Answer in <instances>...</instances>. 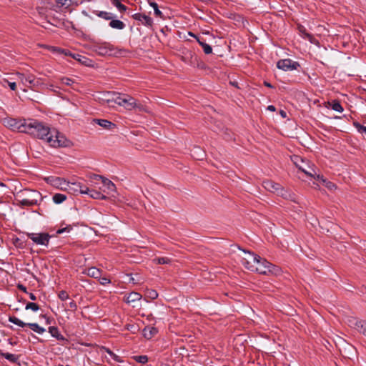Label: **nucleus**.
Returning <instances> with one entry per match:
<instances>
[{
  "label": "nucleus",
  "instance_id": "1",
  "mask_svg": "<svg viewBox=\"0 0 366 366\" xmlns=\"http://www.w3.org/2000/svg\"><path fill=\"white\" fill-rule=\"evenodd\" d=\"M23 126L24 129H22V132L28 133L35 137L46 140V142L47 138L49 137L52 133V129L48 126L34 119H29L28 121L24 120V124Z\"/></svg>",
  "mask_w": 366,
  "mask_h": 366
},
{
  "label": "nucleus",
  "instance_id": "2",
  "mask_svg": "<svg viewBox=\"0 0 366 366\" xmlns=\"http://www.w3.org/2000/svg\"><path fill=\"white\" fill-rule=\"evenodd\" d=\"M254 271L262 274H272L277 275L280 272V268L259 256L258 262H257V263H255V266H254Z\"/></svg>",
  "mask_w": 366,
  "mask_h": 366
},
{
  "label": "nucleus",
  "instance_id": "3",
  "mask_svg": "<svg viewBox=\"0 0 366 366\" xmlns=\"http://www.w3.org/2000/svg\"><path fill=\"white\" fill-rule=\"evenodd\" d=\"M47 142L54 147H68L71 145V142L55 129H52L51 136L47 138Z\"/></svg>",
  "mask_w": 366,
  "mask_h": 366
},
{
  "label": "nucleus",
  "instance_id": "4",
  "mask_svg": "<svg viewBox=\"0 0 366 366\" xmlns=\"http://www.w3.org/2000/svg\"><path fill=\"white\" fill-rule=\"evenodd\" d=\"M293 162L296 167L306 175L315 178L317 173L313 167L310 166L299 156H295Z\"/></svg>",
  "mask_w": 366,
  "mask_h": 366
},
{
  "label": "nucleus",
  "instance_id": "5",
  "mask_svg": "<svg viewBox=\"0 0 366 366\" xmlns=\"http://www.w3.org/2000/svg\"><path fill=\"white\" fill-rule=\"evenodd\" d=\"M9 321L21 327L28 326L38 334H43L46 331L44 327H40L37 323H25L15 316H9Z\"/></svg>",
  "mask_w": 366,
  "mask_h": 366
},
{
  "label": "nucleus",
  "instance_id": "6",
  "mask_svg": "<svg viewBox=\"0 0 366 366\" xmlns=\"http://www.w3.org/2000/svg\"><path fill=\"white\" fill-rule=\"evenodd\" d=\"M27 237L35 244L47 246L51 236L48 233H27Z\"/></svg>",
  "mask_w": 366,
  "mask_h": 366
},
{
  "label": "nucleus",
  "instance_id": "7",
  "mask_svg": "<svg viewBox=\"0 0 366 366\" xmlns=\"http://www.w3.org/2000/svg\"><path fill=\"white\" fill-rule=\"evenodd\" d=\"M93 50L101 56H106L111 55L114 48L109 43L104 42L94 44L93 46Z\"/></svg>",
  "mask_w": 366,
  "mask_h": 366
},
{
  "label": "nucleus",
  "instance_id": "8",
  "mask_svg": "<svg viewBox=\"0 0 366 366\" xmlns=\"http://www.w3.org/2000/svg\"><path fill=\"white\" fill-rule=\"evenodd\" d=\"M300 66L299 62L290 59H280L277 63V67L285 71L297 69Z\"/></svg>",
  "mask_w": 366,
  "mask_h": 366
},
{
  "label": "nucleus",
  "instance_id": "9",
  "mask_svg": "<svg viewBox=\"0 0 366 366\" xmlns=\"http://www.w3.org/2000/svg\"><path fill=\"white\" fill-rule=\"evenodd\" d=\"M247 256L242 259V264L248 269L251 271H254V266H255V263L258 262V259H259V256L251 253L249 252H246Z\"/></svg>",
  "mask_w": 366,
  "mask_h": 366
},
{
  "label": "nucleus",
  "instance_id": "10",
  "mask_svg": "<svg viewBox=\"0 0 366 366\" xmlns=\"http://www.w3.org/2000/svg\"><path fill=\"white\" fill-rule=\"evenodd\" d=\"M181 59L187 64L194 66L197 62V56L192 51L186 49L182 51Z\"/></svg>",
  "mask_w": 366,
  "mask_h": 366
},
{
  "label": "nucleus",
  "instance_id": "11",
  "mask_svg": "<svg viewBox=\"0 0 366 366\" xmlns=\"http://www.w3.org/2000/svg\"><path fill=\"white\" fill-rule=\"evenodd\" d=\"M122 101L123 102H122V104L121 106L124 107L127 110H132L136 108H138L140 109L142 107L141 104H138L137 103L134 98H133L129 95L124 96V100H122Z\"/></svg>",
  "mask_w": 366,
  "mask_h": 366
},
{
  "label": "nucleus",
  "instance_id": "12",
  "mask_svg": "<svg viewBox=\"0 0 366 366\" xmlns=\"http://www.w3.org/2000/svg\"><path fill=\"white\" fill-rule=\"evenodd\" d=\"M93 178L95 180L101 179L104 187L108 190L109 193L114 192L116 191L115 184L109 179L98 174H94Z\"/></svg>",
  "mask_w": 366,
  "mask_h": 366
},
{
  "label": "nucleus",
  "instance_id": "13",
  "mask_svg": "<svg viewBox=\"0 0 366 366\" xmlns=\"http://www.w3.org/2000/svg\"><path fill=\"white\" fill-rule=\"evenodd\" d=\"M132 16L134 19L140 21L144 26H152L153 24L152 19L144 14L137 13Z\"/></svg>",
  "mask_w": 366,
  "mask_h": 366
},
{
  "label": "nucleus",
  "instance_id": "14",
  "mask_svg": "<svg viewBox=\"0 0 366 366\" xmlns=\"http://www.w3.org/2000/svg\"><path fill=\"white\" fill-rule=\"evenodd\" d=\"M263 187L267 190L278 194L281 188V185L271 180H266L263 182Z\"/></svg>",
  "mask_w": 366,
  "mask_h": 366
},
{
  "label": "nucleus",
  "instance_id": "15",
  "mask_svg": "<svg viewBox=\"0 0 366 366\" xmlns=\"http://www.w3.org/2000/svg\"><path fill=\"white\" fill-rule=\"evenodd\" d=\"M4 124H6V126L11 128L12 129H20L21 132H22V129H24L23 126L24 124V121L21 122H17L14 119H8L4 120Z\"/></svg>",
  "mask_w": 366,
  "mask_h": 366
},
{
  "label": "nucleus",
  "instance_id": "16",
  "mask_svg": "<svg viewBox=\"0 0 366 366\" xmlns=\"http://www.w3.org/2000/svg\"><path fill=\"white\" fill-rule=\"evenodd\" d=\"M17 75L23 84L27 86L28 84L29 86L34 84V75L31 74H25L24 73H18Z\"/></svg>",
  "mask_w": 366,
  "mask_h": 366
},
{
  "label": "nucleus",
  "instance_id": "17",
  "mask_svg": "<svg viewBox=\"0 0 366 366\" xmlns=\"http://www.w3.org/2000/svg\"><path fill=\"white\" fill-rule=\"evenodd\" d=\"M94 121L97 124H99V126H101L102 127H103L106 129L114 130V129L117 128V125L115 124H114L112 122L107 120V119H94Z\"/></svg>",
  "mask_w": 366,
  "mask_h": 366
},
{
  "label": "nucleus",
  "instance_id": "18",
  "mask_svg": "<svg viewBox=\"0 0 366 366\" xmlns=\"http://www.w3.org/2000/svg\"><path fill=\"white\" fill-rule=\"evenodd\" d=\"M54 187L66 191L69 189V182H66L64 178L56 177L54 182Z\"/></svg>",
  "mask_w": 366,
  "mask_h": 366
},
{
  "label": "nucleus",
  "instance_id": "19",
  "mask_svg": "<svg viewBox=\"0 0 366 366\" xmlns=\"http://www.w3.org/2000/svg\"><path fill=\"white\" fill-rule=\"evenodd\" d=\"M362 322H363V320H358L357 318L354 317H349L347 319V324H348V325L351 328H353V329L356 330L358 332H359V330L360 329V325L362 324Z\"/></svg>",
  "mask_w": 366,
  "mask_h": 366
},
{
  "label": "nucleus",
  "instance_id": "20",
  "mask_svg": "<svg viewBox=\"0 0 366 366\" xmlns=\"http://www.w3.org/2000/svg\"><path fill=\"white\" fill-rule=\"evenodd\" d=\"M315 179L322 183V184L330 190L336 188V186L333 182L328 181L322 175L317 174Z\"/></svg>",
  "mask_w": 366,
  "mask_h": 366
},
{
  "label": "nucleus",
  "instance_id": "21",
  "mask_svg": "<svg viewBox=\"0 0 366 366\" xmlns=\"http://www.w3.org/2000/svg\"><path fill=\"white\" fill-rule=\"evenodd\" d=\"M189 35L194 36L197 39V41L199 44V45L202 47L204 52L206 54H209L212 52V48L210 45L207 44L204 41H203L202 39L197 38L195 35H194L192 33L189 32Z\"/></svg>",
  "mask_w": 366,
  "mask_h": 366
},
{
  "label": "nucleus",
  "instance_id": "22",
  "mask_svg": "<svg viewBox=\"0 0 366 366\" xmlns=\"http://www.w3.org/2000/svg\"><path fill=\"white\" fill-rule=\"evenodd\" d=\"M158 330L154 327H146L143 330V336L147 339H152L157 333Z\"/></svg>",
  "mask_w": 366,
  "mask_h": 366
},
{
  "label": "nucleus",
  "instance_id": "23",
  "mask_svg": "<svg viewBox=\"0 0 366 366\" xmlns=\"http://www.w3.org/2000/svg\"><path fill=\"white\" fill-rule=\"evenodd\" d=\"M277 194L282 197L284 199H290L293 202L296 201L295 194L290 192L289 191L284 189L282 187H281L280 189L279 190V192Z\"/></svg>",
  "mask_w": 366,
  "mask_h": 366
},
{
  "label": "nucleus",
  "instance_id": "24",
  "mask_svg": "<svg viewBox=\"0 0 366 366\" xmlns=\"http://www.w3.org/2000/svg\"><path fill=\"white\" fill-rule=\"evenodd\" d=\"M49 332L51 335L58 340L64 341L66 340V338L59 333V329L56 327L51 326L49 327Z\"/></svg>",
  "mask_w": 366,
  "mask_h": 366
},
{
  "label": "nucleus",
  "instance_id": "25",
  "mask_svg": "<svg viewBox=\"0 0 366 366\" xmlns=\"http://www.w3.org/2000/svg\"><path fill=\"white\" fill-rule=\"evenodd\" d=\"M142 299V295L136 292H130L126 299V302L129 304L132 302H135L137 301H139Z\"/></svg>",
  "mask_w": 366,
  "mask_h": 366
},
{
  "label": "nucleus",
  "instance_id": "26",
  "mask_svg": "<svg viewBox=\"0 0 366 366\" xmlns=\"http://www.w3.org/2000/svg\"><path fill=\"white\" fill-rule=\"evenodd\" d=\"M102 271L94 267H90L87 269L86 274L94 278H100Z\"/></svg>",
  "mask_w": 366,
  "mask_h": 366
},
{
  "label": "nucleus",
  "instance_id": "27",
  "mask_svg": "<svg viewBox=\"0 0 366 366\" xmlns=\"http://www.w3.org/2000/svg\"><path fill=\"white\" fill-rule=\"evenodd\" d=\"M109 26L116 29L122 30L124 29L125 27V24L123 21L118 20V19H111V21L109 22Z\"/></svg>",
  "mask_w": 366,
  "mask_h": 366
},
{
  "label": "nucleus",
  "instance_id": "28",
  "mask_svg": "<svg viewBox=\"0 0 366 366\" xmlns=\"http://www.w3.org/2000/svg\"><path fill=\"white\" fill-rule=\"evenodd\" d=\"M94 14L105 20H111L114 17L113 14L108 11H94Z\"/></svg>",
  "mask_w": 366,
  "mask_h": 366
},
{
  "label": "nucleus",
  "instance_id": "29",
  "mask_svg": "<svg viewBox=\"0 0 366 366\" xmlns=\"http://www.w3.org/2000/svg\"><path fill=\"white\" fill-rule=\"evenodd\" d=\"M0 355L14 363L17 362L19 360V356L8 352H4L2 351H0Z\"/></svg>",
  "mask_w": 366,
  "mask_h": 366
},
{
  "label": "nucleus",
  "instance_id": "30",
  "mask_svg": "<svg viewBox=\"0 0 366 366\" xmlns=\"http://www.w3.org/2000/svg\"><path fill=\"white\" fill-rule=\"evenodd\" d=\"M81 184L79 182H69V189H66L70 193L79 192Z\"/></svg>",
  "mask_w": 366,
  "mask_h": 366
},
{
  "label": "nucleus",
  "instance_id": "31",
  "mask_svg": "<svg viewBox=\"0 0 366 366\" xmlns=\"http://www.w3.org/2000/svg\"><path fill=\"white\" fill-rule=\"evenodd\" d=\"M52 199L55 204H61L66 199V196L63 194L56 193L53 196Z\"/></svg>",
  "mask_w": 366,
  "mask_h": 366
},
{
  "label": "nucleus",
  "instance_id": "32",
  "mask_svg": "<svg viewBox=\"0 0 366 366\" xmlns=\"http://www.w3.org/2000/svg\"><path fill=\"white\" fill-rule=\"evenodd\" d=\"M20 204L22 206H32L37 204V200L36 199L24 198L20 200Z\"/></svg>",
  "mask_w": 366,
  "mask_h": 366
},
{
  "label": "nucleus",
  "instance_id": "33",
  "mask_svg": "<svg viewBox=\"0 0 366 366\" xmlns=\"http://www.w3.org/2000/svg\"><path fill=\"white\" fill-rule=\"evenodd\" d=\"M111 1L112 4L114 6H116L120 12H124L127 11V7L125 5L122 4L120 0H111Z\"/></svg>",
  "mask_w": 366,
  "mask_h": 366
},
{
  "label": "nucleus",
  "instance_id": "34",
  "mask_svg": "<svg viewBox=\"0 0 366 366\" xmlns=\"http://www.w3.org/2000/svg\"><path fill=\"white\" fill-rule=\"evenodd\" d=\"M72 57L74 59L78 60L81 64H84L86 66H89V62L92 61L90 59L86 58L85 56H81L79 54H73Z\"/></svg>",
  "mask_w": 366,
  "mask_h": 366
},
{
  "label": "nucleus",
  "instance_id": "35",
  "mask_svg": "<svg viewBox=\"0 0 366 366\" xmlns=\"http://www.w3.org/2000/svg\"><path fill=\"white\" fill-rule=\"evenodd\" d=\"M299 31H300V33H302V34L304 35V37H305V39H307L308 41H310L311 43H312V42H313L314 36H313L312 34H310L307 33V32L306 31V29H305V27H304V26H299Z\"/></svg>",
  "mask_w": 366,
  "mask_h": 366
},
{
  "label": "nucleus",
  "instance_id": "36",
  "mask_svg": "<svg viewBox=\"0 0 366 366\" xmlns=\"http://www.w3.org/2000/svg\"><path fill=\"white\" fill-rule=\"evenodd\" d=\"M149 4L154 9V14L157 16L163 18L162 12L159 9L158 4L154 1H149Z\"/></svg>",
  "mask_w": 366,
  "mask_h": 366
},
{
  "label": "nucleus",
  "instance_id": "37",
  "mask_svg": "<svg viewBox=\"0 0 366 366\" xmlns=\"http://www.w3.org/2000/svg\"><path fill=\"white\" fill-rule=\"evenodd\" d=\"M89 196L95 199H106V197L102 194L101 192L92 189L90 192Z\"/></svg>",
  "mask_w": 366,
  "mask_h": 366
},
{
  "label": "nucleus",
  "instance_id": "38",
  "mask_svg": "<svg viewBox=\"0 0 366 366\" xmlns=\"http://www.w3.org/2000/svg\"><path fill=\"white\" fill-rule=\"evenodd\" d=\"M127 94H123V95L119 94L118 96H117L115 98H113L112 99H108L107 102L108 103L114 102L115 104L121 106L122 104V102H123L122 100H124V97Z\"/></svg>",
  "mask_w": 366,
  "mask_h": 366
},
{
  "label": "nucleus",
  "instance_id": "39",
  "mask_svg": "<svg viewBox=\"0 0 366 366\" xmlns=\"http://www.w3.org/2000/svg\"><path fill=\"white\" fill-rule=\"evenodd\" d=\"M153 262L157 264H164L170 263L171 260L168 257H157L153 259Z\"/></svg>",
  "mask_w": 366,
  "mask_h": 366
},
{
  "label": "nucleus",
  "instance_id": "40",
  "mask_svg": "<svg viewBox=\"0 0 366 366\" xmlns=\"http://www.w3.org/2000/svg\"><path fill=\"white\" fill-rule=\"evenodd\" d=\"M332 109L336 112H343V108L340 103L338 101H332L331 104Z\"/></svg>",
  "mask_w": 366,
  "mask_h": 366
},
{
  "label": "nucleus",
  "instance_id": "41",
  "mask_svg": "<svg viewBox=\"0 0 366 366\" xmlns=\"http://www.w3.org/2000/svg\"><path fill=\"white\" fill-rule=\"evenodd\" d=\"M133 359L139 363L145 364L148 362V357L147 355L134 356Z\"/></svg>",
  "mask_w": 366,
  "mask_h": 366
},
{
  "label": "nucleus",
  "instance_id": "42",
  "mask_svg": "<svg viewBox=\"0 0 366 366\" xmlns=\"http://www.w3.org/2000/svg\"><path fill=\"white\" fill-rule=\"evenodd\" d=\"M25 309L26 310H31L32 311L34 312H36L37 310H39V307L37 304L36 303H34V302H28L26 305V307H25Z\"/></svg>",
  "mask_w": 366,
  "mask_h": 366
},
{
  "label": "nucleus",
  "instance_id": "43",
  "mask_svg": "<svg viewBox=\"0 0 366 366\" xmlns=\"http://www.w3.org/2000/svg\"><path fill=\"white\" fill-rule=\"evenodd\" d=\"M55 2L59 6H66L68 7L70 6L71 3V0H54Z\"/></svg>",
  "mask_w": 366,
  "mask_h": 366
},
{
  "label": "nucleus",
  "instance_id": "44",
  "mask_svg": "<svg viewBox=\"0 0 366 366\" xmlns=\"http://www.w3.org/2000/svg\"><path fill=\"white\" fill-rule=\"evenodd\" d=\"M147 297L152 300H155L158 297V293L154 290H150L147 292Z\"/></svg>",
  "mask_w": 366,
  "mask_h": 366
},
{
  "label": "nucleus",
  "instance_id": "45",
  "mask_svg": "<svg viewBox=\"0 0 366 366\" xmlns=\"http://www.w3.org/2000/svg\"><path fill=\"white\" fill-rule=\"evenodd\" d=\"M353 125L355 126V127L357 129V131L360 133H366V127L360 124L359 122H355L353 123Z\"/></svg>",
  "mask_w": 366,
  "mask_h": 366
},
{
  "label": "nucleus",
  "instance_id": "46",
  "mask_svg": "<svg viewBox=\"0 0 366 366\" xmlns=\"http://www.w3.org/2000/svg\"><path fill=\"white\" fill-rule=\"evenodd\" d=\"M61 81L62 84H66V85H72L74 83V79H70L69 77H66V76L61 77Z\"/></svg>",
  "mask_w": 366,
  "mask_h": 366
},
{
  "label": "nucleus",
  "instance_id": "47",
  "mask_svg": "<svg viewBox=\"0 0 366 366\" xmlns=\"http://www.w3.org/2000/svg\"><path fill=\"white\" fill-rule=\"evenodd\" d=\"M58 296H59V299L62 301L66 300L69 298V295L64 290L60 291Z\"/></svg>",
  "mask_w": 366,
  "mask_h": 366
},
{
  "label": "nucleus",
  "instance_id": "48",
  "mask_svg": "<svg viewBox=\"0 0 366 366\" xmlns=\"http://www.w3.org/2000/svg\"><path fill=\"white\" fill-rule=\"evenodd\" d=\"M194 153L197 154L198 159H202L204 157V153L202 151L199 147L196 148V150L194 151Z\"/></svg>",
  "mask_w": 366,
  "mask_h": 366
},
{
  "label": "nucleus",
  "instance_id": "49",
  "mask_svg": "<svg viewBox=\"0 0 366 366\" xmlns=\"http://www.w3.org/2000/svg\"><path fill=\"white\" fill-rule=\"evenodd\" d=\"M56 177L49 176V177H45L44 180L46 181V183L54 187V182L56 181Z\"/></svg>",
  "mask_w": 366,
  "mask_h": 366
},
{
  "label": "nucleus",
  "instance_id": "50",
  "mask_svg": "<svg viewBox=\"0 0 366 366\" xmlns=\"http://www.w3.org/2000/svg\"><path fill=\"white\" fill-rule=\"evenodd\" d=\"M126 328L127 330L131 331L132 333H136L138 331L137 326L135 325L128 324L126 325Z\"/></svg>",
  "mask_w": 366,
  "mask_h": 366
},
{
  "label": "nucleus",
  "instance_id": "51",
  "mask_svg": "<svg viewBox=\"0 0 366 366\" xmlns=\"http://www.w3.org/2000/svg\"><path fill=\"white\" fill-rule=\"evenodd\" d=\"M359 332L366 337V321L365 320H363V322L360 325V329L359 330Z\"/></svg>",
  "mask_w": 366,
  "mask_h": 366
},
{
  "label": "nucleus",
  "instance_id": "52",
  "mask_svg": "<svg viewBox=\"0 0 366 366\" xmlns=\"http://www.w3.org/2000/svg\"><path fill=\"white\" fill-rule=\"evenodd\" d=\"M72 229V227L71 225L66 226L64 228H61L56 231L57 234H62L64 232H69Z\"/></svg>",
  "mask_w": 366,
  "mask_h": 366
},
{
  "label": "nucleus",
  "instance_id": "53",
  "mask_svg": "<svg viewBox=\"0 0 366 366\" xmlns=\"http://www.w3.org/2000/svg\"><path fill=\"white\" fill-rule=\"evenodd\" d=\"M41 79H37L36 78V76H34V84H30L29 86V87L30 89H34L36 87H37L38 86H39L41 84Z\"/></svg>",
  "mask_w": 366,
  "mask_h": 366
},
{
  "label": "nucleus",
  "instance_id": "54",
  "mask_svg": "<svg viewBox=\"0 0 366 366\" xmlns=\"http://www.w3.org/2000/svg\"><path fill=\"white\" fill-rule=\"evenodd\" d=\"M92 189H89L87 187L81 185V187L80 188L79 193L81 194H90V192Z\"/></svg>",
  "mask_w": 366,
  "mask_h": 366
},
{
  "label": "nucleus",
  "instance_id": "55",
  "mask_svg": "<svg viewBox=\"0 0 366 366\" xmlns=\"http://www.w3.org/2000/svg\"><path fill=\"white\" fill-rule=\"evenodd\" d=\"M69 307L71 310H75L77 308L76 303L74 300H71L69 303Z\"/></svg>",
  "mask_w": 366,
  "mask_h": 366
},
{
  "label": "nucleus",
  "instance_id": "56",
  "mask_svg": "<svg viewBox=\"0 0 366 366\" xmlns=\"http://www.w3.org/2000/svg\"><path fill=\"white\" fill-rule=\"evenodd\" d=\"M109 282H110V280L107 277H102L100 280V283L104 285L109 284Z\"/></svg>",
  "mask_w": 366,
  "mask_h": 366
},
{
  "label": "nucleus",
  "instance_id": "57",
  "mask_svg": "<svg viewBox=\"0 0 366 366\" xmlns=\"http://www.w3.org/2000/svg\"><path fill=\"white\" fill-rule=\"evenodd\" d=\"M17 287H18V289H19V290H21L22 292H25V293H28V292H27V290H26V287L24 285H21V284H19V285H17Z\"/></svg>",
  "mask_w": 366,
  "mask_h": 366
},
{
  "label": "nucleus",
  "instance_id": "58",
  "mask_svg": "<svg viewBox=\"0 0 366 366\" xmlns=\"http://www.w3.org/2000/svg\"><path fill=\"white\" fill-rule=\"evenodd\" d=\"M106 351L108 354L110 355L111 357H112L114 360H116L118 356L116 355L113 352H112L109 349H106Z\"/></svg>",
  "mask_w": 366,
  "mask_h": 366
},
{
  "label": "nucleus",
  "instance_id": "59",
  "mask_svg": "<svg viewBox=\"0 0 366 366\" xmlns=\"http://www.w3.org/2000/svg\"><path fill=\"white\" fill-rule=\"evenodd\" d=\"M9 86L12 91H15L16 89V84L15 82L9 83Z\"/></svg>",
  "mask_w": 366,
  "mask_h": 366
},
{
  "label": "nucleus",
  "instance_id": "60",
  "mask_svg": "<svg viewBox=\"0 0 366 366\" xmlns=\"http://www.w3.org/2000/svg\"><path fill=\"white\" fill-rule=\"evenodd\" d=\"M29 297L33 301L36 300V297L34 293H29Z\"/></svg>",
  "mask_w": 366,
  "mask_h": 366
},
{
  "label": "nucleus",
  "instance_id": "61",
  "mask_svg": "<svg viewBox=\"0 0 366 366\" xmlns=\"http://www.w3.org/2000/svg\"><path fill=\"white\" fill-rule=\"evenodd\" d=\"M267 110H269V111H271V112H274V111L276 110V108H275V107H274V106H273V105H269V106L267 107Z\"/></svg>",
  "mask_w": 366,
  "mask_h": 366
},
{
  "label": "nucleus",
  "instance_id": "62",
  "mask_svg": "<svg viewBox=\"0 0 366 366\" xmlns=\"http://www.w3.org/2000/svg\"><path fill=\"white\" fill-rule=\"evenodd\" d=\"M280 114L283 118L287 117V113L284 110H280Z\"/></svg>",
  "mask_w": 366,
  "mask_h": 366
},
{
  "label": "nucleus",
  "instance_id": "63",
  "mask_svg": "<svg viewBox=\"0 0 366 366\" xmlns=\"http://www.w3.org/2000/svg\"><path fill=\"white\" fill-rule=\"evenodd\" d=\"M129 276H130L129 280V282H132L134 284L137 283L136 280L132 277V274H129Z\"/></svg>",
  "mask_w": 366,
  "mask_h": 366
},
{
  "label": "nucleus",
  "instance_id": "64",
  "mask_svg": "<svg viewBox=\"0 0 366 366\" xmlns=\"http://www.w3.org/2000/svg\"><path fill=\"white\" fill-rule=\"evenodd\" d=\"M264 86H266L267 87L272 88V84L270 83L267 82V81H264Z\"/></svg>",
  "mask_w": 366,
  "mask_h": 366
}]
</instances>
